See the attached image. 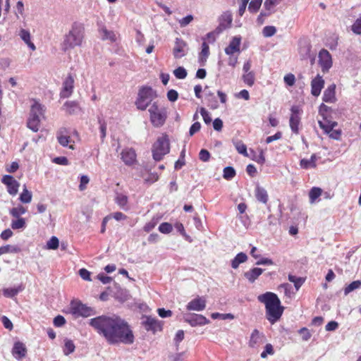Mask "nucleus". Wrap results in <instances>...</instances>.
Segmentation results:
<instances>
[{
  "label": "nucleus",
  "mask_w": 361,
  "mask_h": 361,
  "mask_svg": "<svg viewBox=\"0 0 361 361\" xmlns=\"http://www.w3.org/2000/svg\"><path fill=\"white\" fill-rule=\"evenodd\" d=\"M90 325L111 345L133 343L135 337L129 324L120 317L99 316L90 320Z\"/></svg>",
  "instance_id": "f257e3e1"
},
{
  "label": "nucleus",
  "mask_w": 361,
  "mask_h": 361,
  "mask_svg": "<svg viewBox=\"0 0 361 361\" xmlns=\"http://www.w3.org/2000/svg\"><path fill=\"white\" fill-rule=\"evenodd\" d=\"M257 300L264 304L267 319L271 324H274L281 318L284 308L281 305V301L276 294L272 292H266L258 295Z\"/></svg>",
  "instance_id": "f03ea898"
},
{
  "label": "nucleus",
  "mask_w": 361,
  "mask_h": 361,
  "mask_svg": "<svg viewBox=\"0 0 361 361\" xmlns=\"http://www.w3.org/2000/svg\"><path fill=\"white\" fill-rule=\"evenodd\" d=\"M27 126L33 132H37L42 118H44L46 108L35 99L32 100Z\"/></svg>",
  "instance_id": "7ed1b4c3"
},
{
  "label": "nucleus",
  "mask_w": 361,
  "mask_h": 361,
  "mask_svg": "<svg viewBox=\"0 0 361 361\" xmlns=\"http://www.w3.org/2000/svg\"><path fill=\"white\" fill-rule=\"evenodd\" d=\"M83 37V28L79 25H73L71 30L64 37L61 44V49L64 52H66L75 47L80 46L82 44Z\"/></svg>",
  "instance_id": "20e7f679"
},
{
  "label": "nucleus",
  "mask_w": 361,
  "mask_h": 361,
  "mask_svg": "<svg viewBox=\"0 0 361 361\" xmlns=\"http://www.w3.org/2000/svg\"><path fill=\"white\" fill-rule=\"evenodd\" d=\"M157 97L156 92L152 87H142L139 90L135 106L139 110L145 111Z\"/></svg>",
  "instance_id": "39448f33"
},
{
  "label": "nucleus",
  "mask_w": 361,
  "mask_h": 361,
  "mask_svg": "<svg viewBox=\"0 0 361 361\" xmlns=\"http://www.w3.org/2000/svg\"><path fill=\"white\" fill-rule=\"evenodd\" d=\"M149 113V118L153 126L156 128L161 127L166 122L167 118L166 109L154 102L148 109Z\"/></svg>",
  "instance_id": "423d86ee"
},
{
  "label": "nucleus",
  "mask_w": 361,
  "mask_h": 361,
  "mask_svg": "<svg viewBox=\"0 0 361 361\" xmlns=\"http://www.w3.org/2000/svg\"><path fill=\"white\" fill-rule=\"evenodd\" d=\"M169 151L170 145L167 137L166 135L159 137L152 145V152L153 159L156 161H161Z\"/></svg>",
  "instance_id": "0eeeda50"
},
{
  "label": "nucleus",
  "mask_w": 361,
  "mask_h": 361,
  "mask_svg": "<svg viewBox=\"0 0 361 361\" xmlns=\"http://www.w3.org/2000/svg\"><path fill=\"white\" fill-rule=\"evenodd\" d=\"M319 127L324 130V133L329 135V137L334 140H339L341 131L340 130L334 129L338 123L336 121H319Z\"/></svg>",
  "instance_id": "6e6552de"
},
{
  "label": "nucleus",
  "mask_w": 361,
  "mask_h": 361,
  "mask_svg": "<svg viewBox=\"0 0 361 361\" xmlns=\"http://www.w3.org/2000/svg\"><path fill=\"white\" fill-rule=\"evenodd\" d=\"M71 312L76 317H87L92 314L91 307L82 304L80 301H72L70 307Z\"/></svg>",
  "instance_id": "1a4fd4ad"
},
{
  "label": "nucleus",
  "mask_w": 361,
  "mask_h": 361,
  "mask_svg": "<svg viewBox=\"0 0 361 361\" xmlns=\"http://www.w3.org/2000/svg\"><path fill=\"white\" fill-rule=\"evenodd\" d=\"M183 318L191 326H203L209 323V320L202 314H186Z\"/></svg>",
  "instance_id": "9d476101"
},
{
  "label": "nucleus",
  "mask_w": 361,
  "mask_h": 361,
  "mask_svg": "<svg viewBox=\"0 0 361 361\" xmlns=\"http://www.w3.org/2000/svg\"><path fill=\"white\" fill-rule=\"evenodd\" d=\"M319 64L322 72L326 73L332 66V59L330 53L326 49H322L319 53Z\"/></svg>",
  "instance_id": "9b49d317"
},
{
  "label": "nucleus",
  "mask_w": 361,
  "mask_h": 361,
  "mask_svg": "<svg viewBox=\"0 0 361 361\" xmlns=\"http://www.w3.org/2000/svg\"><path fill=\"white\" fill-rule=\"evenodd\" d=\"M291 115L289 124L293 133L298 134L299 133V125L300 123V109L298 106H293L290 109Z\"/></svg>",
  "instance_id": "f8f14e48"
},
{
  "label": "nucleus",
  "mask_w": 361,
  "mask_h": 361,
  "mask_svg": "<svg viewBox=\"0 0 361 361\" xmlns=\"http://www.w3.org/2000/svg\"><path fill=\"white\" fill-rule=\"evenodd\" d=\"M1 182L7 186V191L11 195H16L18 192L20 183L11 176L5 175Z\"/></svg>",
  "instance_id": "ddd939ff"
},
{
  "label": "nucleus",
  "mask_w": 361,
  "mask_h": 361,
  "mask_svg": "<svg viewBox=\"0 0 361 361\" xmlns=\"http://www.w3.org/2000/svg\"><path fill=\"white\" fill-rule=\"evenodd\" d=\"M74 87V78L71 75H68L63 82V88L60 92L61 98L69 97L73 90Z\"/></svg>",
  "instance_id": "4468645a"
},
{
  "label": "nucleus",
  "mask_w": 361,
  "mask_h": 361,
  "mask_svg": "<svg viewBox=\"0 0 361 361\" xmlns=\"http://www.w3.org/2000/svg\"><path fill=\"white\" fill-rule=\"evenodd\" d=\"M206 307V300L202 298L197 296L195 299L189 302L186 306L188 311H197L200 312Z\"/></svg>",
  "instance_id": "2eb2a0df"
},
{
  "label": "nucleus",
  "mask_w": 361,
  "mask_h": 361,
  "mask_svg": "<svg viewBox=\"0 0 361 361\" xmlns=\"http://www.w3.org/2000/svg\"><path fill=\"white\" fill-rule=\"evenodd\" d=\"M324 86V80L320 75H317L311 81V93L314 97H318Z\"/></svg>",
  "instance_id": "dca6fc26"
},
{
  "label": "nucleus",
  "mask_w": 361,
  "mask_h": 361,
  "mask_svg": "<svg viewBox=\"0 0 361 361\" xmlns=\"http://www.w3.org/2000/svg\"><path fill=\"white\" fill-rule=\"evenodd\" d=\"M136 153L132 148L124 149L121 153L123 161L128 166L133 165L136 161Z\"/></svg>",
  "instance_id": "f3484780"
},
{
  "label": "nucleus",
  "mask_w": 361,
  "mask_h": 361,
  "mask_svg": "<svg viewBox=\"0 0 361 361\" xmlns=\"http://www.w3.org/2000/svg\"><path fill=\"white\" fill-rule=\"evenodd\" d=\"M298 51H299L300 59L302 60H305L308 58H310L311 63L313 64V63L314 61V58L311 57V54H310L311 45L308 42H307L306 41L300 42Z\"/></svg>",
  "instance_id": "a211bd4d"
},
{
  "label": "nucleus",
  "mask_w": 361,
  "mask_h": 361,
  "mask_svg": "<svg viewBox=\"0 0 361 361\" xmlns=\"http://www.w3.org/2000/svg\"><path fill=\"white\" fill-rule=\"evenodd\" d=\"M186 43L180 38H176L173 54L175 58L180 59L186 54Z\"/></svg>",
  "instance_id": "6ab92c4d"
},
{
  "label": "nucleus",
  "mask_w": 361,
  "mask_h": 361,
  "mask_svg": "<svg viewBox=\"0 0 361 361\" xmlns=\"http://www.w3.org/2000/svg\"><path fill=\"white\" fill-rule=\"evenodd\" d=\"M240 42H241V37L235 36V37H233L229 45L227 47H226L225 53L227 55H232L235 52H239Z\"/></svg>",
  "instance_id": "aec40b11"
},
{
  "label": "nucleus",
  "mask_w": 361,
  "mask_h": 361,
  "mask_svg": "<svg viewBox=\"0 0 361 361\" xmlns=\"http://www.w3.org/2000/svg\"><path fill=\"white\" fill-rule=\"evenodd\" d=\"M27 349L25 345L21 342H16L12 349L13 355L18 360H21L25 357Z\"/></svg>",
  "instance_id": "412c9836"
},
{
  "label": "nucleus",
  "mask_w": 361,
  "mask_h": 361,
  "mask_svg": "<svg viewBox=\"0 0 361 361\" xmlns=\"http://www.w3.org/2000/svg\"><path fill=\"white\" fill-rule=\"evenodd\" d=\"M323 101L327 103H334L336 98V85L331 84L324 92Z\"/></svg>",
  "instance_id": "4be33fe9"
},
{
  "label": "nucleus",
  "mask_w": 361,
  "mask_h": 361,
  "mask_svg": "<svg viewBox=\"0 0 361 361\" xmlns=\"http://www.w3.org/2000/svg\"><path fill=\"white\" fill-rule=\"evenodd\" d=\"M264 270L261 268H253L244 273V276L250 283H254L255 280L263 273Z\"/></svg>",
  "instance_id": "5701e85b"
},
{
  "label": "nucleus",
  "mask_w": 361,
  "mask_h": 361,
  "mask_svg": "<svg viewBox=\"0 0 361 361\" xmlns=\"http://www.w3.org/2000/svg\"><path fill=\"white\" fill-rule=\"evenodd\" d=\"M317 159L316 154H313L309 159H302L300 161V166L304 169H314L317 166L316 161Z\"/></svg>",
  "instance_id": "b1692460"
},
{
  "label": "nucleus",
  "mask_w": 361,
  "mask_h": 361,
  "mask_svg": "<svg viewBox=\"0 0 361 361\" xmlns=\"http://www.w3.org/2000/svg\"><path fill=\"white\" fill-rule=\"evenodd\" d=\"M143 324L147 331H156L160 329L159 322L155 318L151 317H147L145 321L143 322Z\"/></svg>",
  "instance_id": "393cba45"
},
{
  "label": "nucleus",
  "mask_w": 361,
  "mask_h": 361,
  "mask_svg": "<svg viewBox=\"0 0 361 361\" xmlns=\"http://www.w3.org/2000/svg\"><path fill=\"white\" fill-rule=\"evenodd\" d=\"M255 195L259 202L263 204H266L267 202L269 197L267 190L264 188L257 185L255 190Z\"/></svg>",
  "instance_id": "a878e982"
},
{
  "label": "nucleus",
  "mask_w": 361,
  "mask_h": 361,
  "mask_svg": "<svg viewBox=\"0 0 361 361\" xmlns=\"http://www.w3.org/2000/svg\"><path fill=\"white\" fill-rule=\"evenodd\" d=\"M63 109L68 114H76L80 109L78 104L74 101L66 102Z\"/></svg>",
  "instance_id": "bb28decb"
},
{
  "label": "nucleus",
  "mask_w": 361,
  "mask_h": 361,
  "mask_svg": "<svg viewBox=\"0 0 361 361\" xmlns=\"http://www.w3.org/2000/svg\"><path fill=\"white\" fill-rule=\"evenodd\" d=\"M57 140L61 145L63 147H68L70 149H73V145H68L71 142L70 136L63 134V130H60L57 134Z\"/></svg>",
  "instance_id": "cd10ccee"
},
{
  "label": "nucleus",
  "mask_w": 361,
  "mask_h": 361,
  "mask_svg": "<svg viewBox=\"0 0 361 361\" xmlns=\"http://www.w3.org/2000/svg\"><path fill=\"white\" fill-rule=\"evenodd\" d=\"M263 337L264 336L260 334L257 329L253 330L249 342L250 346L252 348L255 347L257 344L262 342Z\"/></svg>",
  "instance_id": "c85d7f7f"
},
{
  "label": "nucleus",
  "mask_w": 361,
  "mask_h": 361,
  "mask_svg": "<svg viewBox=\"0 0 361 361\" xmlns=\"http://www.w3.org/2000/svg\"><path fill=\"white\" fill-rule=\"evenodd\" d=\"M99 33L102 39L110 40L111 42H115L116 40V34L113 31L108 30L106 27H102L99 30Z\"/></svg>",
  "instance_id": "c756f323"
},
{
  "label": "nucleus",
  "mask_w": 361,
  "mask_h": 361,
  "mask_svg": "<svg viewBox=\"0 0 361 361\" xmlns=\"http://www.w3.org/2000/svg\"><path fill=\"white\" fill-rule=\"evenodd\" d=\"M247 256L244 252L238 253L234 259L231 261V267L233 269H237L241 263L246 262Z\"/></svg>",
  "instance_id": "7c9ffc66"
},
{
  "label": "nucleus",
  "mask_w": 361,
  "mask_h": 361,
  "mask_svg": "<svg viewBox=\"0 0 361 361\" xmlns=\"http://www.w3.org/2000/svg\"><path fill=\"white\" fill-rule=\"evenodd\" d=\"M322 190L318 187H313L309 192V198L310 204L315 203L318 198L321 196Z\"/></svg>",
  "instance_id": "2f4dec72"
},
{
  "label": "nucleus",
  "mask_w": 361,
  "mask_h": 361,
  "mask_svg": "<svg viewBox=\"0 0 361 361\" xmlns=\"http://www.w3.org/2000/svg\"><path fill=\"white\" fill-rule=\"evenodd\" d=\"M32 194L29 191L26 186H24L23 192L20 195L19 200L22 203L28 204L32 201Z\"/></svg>",
  "instance_id": "473e14b6"
},
{
  "label": "nucleus",
  "mask_w": 361,
  "mask_h": 361,
  "mask_svg": "<svg viewBox=\"0 0 361 361\" xmlns=\"http://www.w3.org/2000/svg\"><path fill=\"white\" fill-rule=\"evenodd\" d=\"M242 79L245 84H246L249 87H252L255 84V73L249 72L247 73H243L242 75Z\"/></svg>",
  "instance_id": "72a5a7b5"
},
{
  "label": "nucleus",
  "mask_w": 361,
  "mask_h": 361,
  "mask_svg": "<svg viewBox=\"0 0 361 361\" xmlns=\"http://www.w3.org/2000/svg\"><path fill=\"white\" fill-rule=\"evenodd\" d=\"M116 202L121 208L126 209L128 197L122 193H118L116 197Z\"/></svg>",
  "instance_id": "f704fd0d"
},
{
  "label": "nucleus",
  "mask_w": 361,
  "mask_h": 361,
  "mask_svg": "<svg viewBox=\"0 0 361 361\" xmlns=\"http://www.w3.org/2000/svg\"><path fill=\"white\" fill-rule=\"evenodd\" d=\"M281 0H265L264 6L269 15L274 11V7L280 3Z\"/></svg>",
  "instance_id": "c9c22d12"
},
{
  "label": "nucleus",
  "mask_w": 361,
  "mask_h": 361,
  "mask_svg": "<svg viewBox=\"0 0 361 361\" xmlns=\"http://www.w3.org/2000/svg\"><path fill=\"white\" fill-rule=\"evenodd\" d=\"M26 211L27 210L24 207L19 205L17 207L12 208L10 210V214L12 216L15 218H20V216L24 214L26 212Z\"/></svg>",
  "instance_id": "e433bc0d"
},
{
  "label": "nucleus",
  "mask_w": 361,
  "mask_h": 361,
  "mask_svg": "<svg viewBox=\"0 0 361 361\" xmlns=\"http://www.w3.org/2000/svg\"><path fill=\"white\" fill-rule=\"evenodd\" d=\"M288 280L294 283L295 289L298 290L303 284L305 280L301 277H297L295 276L289 274Z\"/></svg>",
  "instance_id": "4c0bfd02"
},
{
  "label": "nucleus",
  "mask_w": 361,
  "mask_h": 361,
  "mask_svg": "<svg viewBox=\"0 0 361 361\" xmlns=\"http://www.w3.org/2000/svg\"><path fill=\"white\" fill-rule=\"evenodd\" d=\"M360 286L361 281L359 280L355 281L345 288L344 294L347 295L354 290L359 288Z\"/></svg>",
  "instance_id": "58836bf2"
},
{
  "label": "nucleus",
  "mask_w": 361,
  "mask_h": 361,
  "mask_svg": "<svg viewBox=\"0 0 361 361\" xmlns=\"http://www.w3.org/2000/svg\"><path fill=\"white\" fill-rule=\"evenodd\" d=\"M20 290L21 289L20 288H8L3 290V294L6 298H13Z\"/></svg>",
  "instance_id": "ea45409f"
},
{
  "label": "nucleus",
  "mask_w": 361,
  "mask_h": 361,
  "mask_svg": "<svg viewBox=\"0 0 361 361\" xmlns=\"http://www.w3.org/2000/svg\"><path fill=\"white\" fill-rule=\"evenodd\" d=\"M59 245V240L57 237L52 236L47 243V248L49 250H56Z\"/></svg>",
  "instance_id": "a19ab883"
},
{
  "label": "nucleus",
  "mask_w": 361,
  "mask_h": 361,
  "mask_svg": "<svg viewBox=\"0 0 361 361\" xmlns=\"http://www.w3.org/2000/svg\"><path fill=\"white\" fill-rule=\"evenodd\" d=\"M262 0H251L250 2L248 10L251 13H256L260 8Z\"/></svg>",
  "instance_id": "79ce46f5"
},
{
  "label": "nucleus",
  "mask_w": 361,
  "mask_h": 361,
  "mask_svg": "<svg viewBox=\"0 0 361 361\" xmlns=\"http://www.w3.org/2000/svg\"><path fill=\"white\" fill-rule=\"evenodd\" d=\"M26 223L23 218H18L17 220H13L11 222V228L13 229H20L25 227Z\"/></svg>",
  "instance_id": "37998d69"
},
{
  "label": "nucleus",
  "mask_w": 361,
  "mask_h": 361,
  "mask_svg": "<svg viewBox=\"0 0 361 361\" xmlns=\"http://www.w3.org/2000/svg\"><path fill=\"white\" fill-rule=\"evenodd\" d=\"M276 32V28L271 25L265 26L262 30V34L265 37H272Z\"/></svg>",
  "instance_id": "c03bdc74"
},
{
  "label": "nucleus",
  "mask_w": 361,
  "mask_h": 361,
  "mask_svg": "<svg viewBox=\"0 0 361 361\" xmlns=\"http://www.w3.org/2000/svg\"><path fill=\"white\" fill-rule=\"evenodd\" d=\"M235 176V171L231 166H226L224 169L223 177L226 180L232 179Z\"/></svg>",
  "instance_id": "a18cd8bd"
},
{
  "label": "nucleus",
  "mask_w": 361,
  "mask_h": 361,
  "mask_svg": "<svg viewBox=\"0 0 361 361\" xmlns=\"http://www.w3.org/2000/svg\"><path fill=\"white\" fill-rule=\"evenodd\" d=\"M74 350H75V345H74L73 342L71 340L66 341L64 349H63L64 354L68 355L73 353Z\"/></svg>",
  "instance_id": "49530a36"
},
{
  "label": "nucleus",
  "mask_w": 361,
  "mask_h": 361,
  "mask_svg": "<svg viewBox=\"0 0 361 361\" xmlns=\"http://www.w3.org/2000/svg\"><path fill=\"white\" fill-rule=\"evenodd\" d=\"M236 150L239 154L247 157V147L241 141H238L234 143Z\"/></svg>",
  "instance_id": "de8ad7c7"
},
{
  "label": "nucleus",
  "mask_w": 361,
  "mask_h": 361,
  "mask_svg": "<svg viewBox=\"0 0 361 361\" xmlns=\"http://www.w3.org/2000/svg\"><path fill=\"white\" fill-rule=\"evenodd\" d=\"M173 74L178 79H184L187 76V71L183 67H178L173 71Z\"/></svg>",
  "instance_id": "09e8293b"
},
{
  "label": "nucleus",
  "mask_w": 361,
  "mask_h": 361,
  "mask_svg": "<svg viewBox=\"0 0 361 361\" xmlns=\"http://www.w3.org/2000/svg\"><path fill=\"white\" fill-rule=\"evenodd\" d=\"M172 225L167 222L162 223L159 226V231L162 233H169L172 231Z\"/></svg>",
  "instance_id": "8fccbe9b"
},
{
  "label": "nucleus",
  "mask_w": 361,
  "mask_h": 361,
  "mask_svg": "<svg viewBox=\"0 0 361 361\" xmlns=\"http://www.w3.org/2000/svg\"><path fill=\"white\" fill-rule=\"evenodd\" d=\"M211 317L212 319H216L218 318H220L221 319H233L234 318V316L232 314L228 313V314H221L219 312H214L211 314Z\"/></svg>",
  "instance_id": "3c124183"
},
{
  "label": "nucleus",
  "mask_w": 361,
  "mask_h": 361,
  "mask_svg": "<svg viewBox=\"0 0 361 361\" xmlns=\"http://www.w3.org/2000/svg\"><path fill=\"white\" fill-rule=\"evenodd\" d=\"M200 112L203 118V120L206 124H209L212 122V118L209 113L203 107H201Z\"/></svg>",
  "instance_id": "603ef678"
},
{
  "label": "nucleus",
  "mask_w": 361,
  "mask_h": 361,
  "mask_svg": "<svg viewBox=\"0 0 361 361\" xmlns=\"http://www.w3.org/2000/svg\"><path fill=\"white\" fill-rule=\"evenodd\" d=\"M19 36L25 43H27L30 40V33L27 30L21 29L19 32Z\"/></svg>",
  "instance_id": "864d4df0"
},
{
  "label": "nucleus",
  "mask_w": 361,
  "mask_h": 361,
  "mask_svg": "<svg viewBox=\"0 0 361 361\" xmlns=\"http://www.w3.org/2000/svg\"><path fill=\"white\" fill-rule=\"evenodd\" d=\"M352 31L357 35L361 34V18H357L351 27Z\"/></svg>",
  "instance_id": "5fc2aeb1"
},
{
  "label": "nucleus",
  "mask_w": 361,
  "mask_h": 361,
  "mask_svg": "<svg viewBox=\"0 0 361 361\" xmlns=\"http://www.w3.org/2000/svg\"><path fill=\"white\" fill-rule=\"evenodd\" d=\"M284 82L288 86H293L295 82V75L292 73L287 74L284 76Z\"/></svg>",
  "instance_id": "6e6d98bb"
},
{
  "label": "nucleus",
  "mask_w": 361,
  "mask_h": 361,
  "mask_svg": "<svg viewBox=\"0 0 361 361\" xmlns=\"http://www.w3.org/2000/svg\"><path fill=\"white\" fill-rule=\"evenodd\" d=\"M199 158L201 161L206 162L210 159V154L207 149H201L199 153Z\"/></svg>",
  "instance_id": "4d7b16f0"
},
{
  "label": "nucleus",
  "mask_w": 361,
  "mask_h": 361,
  "mask_svg": "<svg viewBox=\"0 0 361 361\" xmlns=\"http://www.w3.org/2000/svg\"><path fill=\"white\" fill-rule=\"evenodd\" d=\"M178 93L175 90H170L167 92V98L170 102H176L178 99Z\"/></svg>",
  "instance_id": "13d9d810"
},
{
  "label": "nucleus",
  "mask_w": 361,
  "mask_h": 361,
  "mask_svg": "<svg viewBox=\"0 0 361 361\" xmlns=\"http://www.w3.org/2000/svg\"><path fill=\"white\" fill-rule=\"evenodd\" d=\"M299 334L301 335L303 341H308L311 337V334L306 328H302L299 330Z\"/></svg>",
  "instance_id": "bf43d9fd"
},
{
  "label": "nucleus",
  "mask_w": 361,
  "mask_h": 361,
  "mask_svg": "<svg viewBox=\"0 0 361 361\" xmlns=\"http://www.w3.org/2000/svg\"><path fill=\"white\" fill-rule=\"evenodd\" d=\"M193 20V16L192 15H188L185 16V18H183L181 20H179V23L180 27H185L188 24H190Z\"/></svg>",
  "instance_id": "052dcab7"
},
{
  "label": "nucleus",
  "mask_w": 361,
  "mask_h": 361,
  "mask_svg": "<svg viewBox=\"0 0 361 361\" xmlns=\"http://www.w3.org/2000/svg\"><path fill=\"white\" fill-rule=\"evenodd\" d=\"M66 323V319L63 316L58 315L54 319V324L56 327L62 326Z\"/></svg>",
  "instance_id": "680f3d73"
},
{
  "label": "nucleus",
  "mask_w": 361,
  "mask_h": 361,
  "mask_svg": "<svg viewBox=\"0 0 361 361\" xmlns=\"http://www.w3.org/2000/svg\"><path fill=\"white\" fill-rule=\"evenodd\" d=\"M201 128V124L200 122H195L190 127L189 134L192 136L195 133L198 132Z\"/></svg>",
  "instance_id": "e2e57ef3"
},
{
  "label": "nucleus",
  "mask_w": 361,
  "mask_h": 361,
  "mask_svg": "<svg viewBox=\"0 0 361 361\" xmlns=\"http://www.w3.org/2000/svg\"><path fill=\"white\" fill-rule=\"evenodd\" d=\"M80 276L85 281H91L90 272L85 269H80L79 270Z\"/></svg>",
  "instance_id": "0e129e2a"
},
{
  "label": "nucleus",
  "mask_w": 361,
  "mask_h": 361,
  "mask_svg": "<svg viewBox=\"0 0 361 361\" xmlns=\"http://www.w3.org/2000/svg\"><path fill=\"white\" fill-rule=\"evenodd\" d=\"M90 178L87 176H82L80 178V183L79 185L80 190H83L86 188V185L89 183Z\"/></svg>",
  "instance_id": "69168bd1"
},
{
  "label": "nucleus",
  "mask_w": 361,
  "mask_h": 361,
  "mask_svg": "<svg viewBox=\"0 0 361 361\" xmlns=\"http://www.w3.org/2000/svg\"><path fill=\"white\" fill-rule=\"evenodd\" d=\"M53 161L57 164L66 166L68 164V160L65 157H58L54 159Z\"/></svg>",
  "instance_id": "338daca9"
},
{
  "label": "nucleus",
  "mask_w": 361,
  "mask_h": 361,
  "mask_svg": "<svg viewBox=\"0 0 361 361\" xmlns=\"http://www.w3.org/2000/svg\"><path fill=\"white\" fill-rule=\"evenodd\" d=\"M213 127L214 129L216 131L221 130L223 128V121L219 118L214 119L213 121Z\"/></svg>",
  "instance_id": "774afa93"
}]
</instances>
